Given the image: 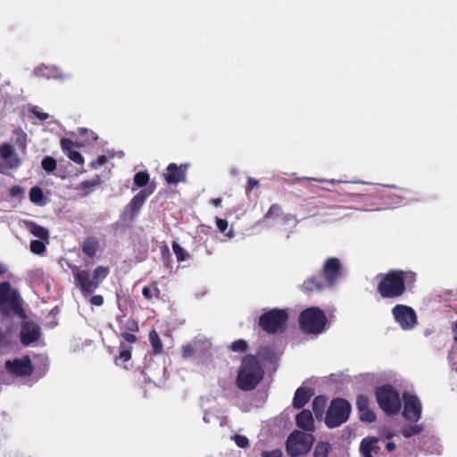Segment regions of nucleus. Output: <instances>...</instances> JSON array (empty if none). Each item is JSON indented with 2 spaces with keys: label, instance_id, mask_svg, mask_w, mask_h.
Listing matches in <instances>:
<instances>
[{
  "label": "nucleus",
  "instance_id": "bb28decb",
  "mask_svg": "<svg viewBox=\"0 0 457 457\" xmlns=\"http://www.w3.org/2000/svg\"><path fill=\"white\" fill-rule=\"evenodd\" d=\"M149 340L152 347L156 353H160L162 350V344L161 338L155 330H152L149 333Z\"/></svg>",
  "mask_w": 457,
  "mask_h": 457
},
{
  "label": "nucleus",
  "instance_id": "e2e57ef3",
  "mask_svg": "<svg viewBox=\"0 0 457 457\" xmlns=\"http://www.w3.org/2000/svg\"><path fill=\"white\" fill-rule=\"evenodd\" d=\"M453 333L455 335H457V322L454 324L453 328Z\"/></svg>",
  "mask_w": 457,
  "mask_h": 457
},
{
  "label": "nucleus",
  "instance_id": "20e7f679",
  "mask_svg": "<svg viewBox=\"0 0 457 457\" xmlns=\"http://www.w3.org/2000/svg\"><path fill=\"white\" fill-rule=\"evenodd\" d=\"M403 272L394 270L383 276L378 290L384 297H395L404 291Z\"/></svg>",
  "mask_w": 457,
  "mask_h": 457
},
{
  "label": "nucleus",
  "instance_id": "79ce46f5",
  "mask_svg": "<svg viewBox=\"0 0 457 457\" xmlns=\"http://www.w3.org/2000/svg\"><path fill=\"white\" fill-rule=\"evenodd\" d=\"M356 404H357L358 411L370 408L369 407V399L365 395H359L357 397Z\"/></svg>",
  "mask_w": 457,
  "mask_h": 457
},
{
  "label": "nucleus",
  "instance_id": "e433bc0d",
  "mask_svg": "<svg viewBox=\"0 0 457 457\" xmlns=\"http://www.w3.org/2000/svg\"><path fill=\"white\" fill-rule=\"evenodd\" d=\"M360 419L363 421L373 422L376 420L375 413L370 408L359 411Z\"/></svg>",
  "mask_w": 457,
  "mask_h": 457
},
{
  "label": "nucleus",
  "instance_id": "c03bdc74",
  "mask_svg": "<svg viewBox=\"0 0 457 457\" xmlns=\"http://www.w3.org/2000/svg\"><path fill=\"white\" fill-rule=\"evenodd\" d=\"M125 328L129 330V331H137L138 330V324L137 322L133 320V319H129L125 325H124Z\"/></svg>",
  "mask_w": 457,
  "mask_h": 457
},
{
  "label": "nucleus",
  "instance_id": "cd10ccee",
  "mask_svg": "<svg viewBox=\"0 0 457 457\" xmlns=\"http://www.w3.org/2000/svg\"><path fill=\"white\" fill-rule=\"evenodd\" d=\"M329 451V444L325 442H320L315 446L313 457H328Z\"/></svg>",
  "mask_w": 457,
  "mask_h": 457
},
{
  "label": "nucleus",
  "instance_id": "f704fd0d",
  "mask_svg": "<svg viewBox=\"0 0 457 457\" xmlns=\"http://www.w3.org/2000/svg\"><path fill=\"white\" fill-rule=\"evenodd\" d=\"M303 288L307 292L320 291L321 286L320 283L316 282L314 278H309L303 284Z\"/></svg>",
  "mask_w": 457,
  "mask_h": 457
},
{
  "label": "nucleus",
  "instance_id": "13d9d810",
  "mask_svg": "<svg viewBox=\"0 0 457 457\" xmlns=\"http://www.w3.org/2000/svg\"><path fill=\"white\" fill-rule=\"evenodd\" d=\"M225 235L228 238H232L234 237V230H233V228L228 229V231Z\"/></svg>",
  "mask_w": 457,
  "mask_h": 457
},
{
  "label": "nucleus",
  "instance_id": "bf43d9fd",
  "mask_svg": "<svg viewBox=\"0 0 457 457\" xmlns=\"http://www.w3.org/2000/svg\"><path fill=\"white\" fill-rule=\"evenodd\" d=\"M382 436H385L386 438H390L393 434L391 432H386V431H383L382 434H381Z\"/></svg>",
  "mask_w": 457,
  "mask_h": 457
},
{
  "label": "nucleus",
  "instance_id": "2eb2a0df",
  "mask_svg": "<svg viewBox=\"0 0 457 457\" xmlns=\"http://www.w3.org/2000/svg\"><path fill=\"white\" fill-rule=\"evenodd\" d=\"M187 165L177 166L174 163L170 164L167 167L166 172L164 173V177L166 181L169 184H178L182 182L186 179V170Z\"/></svg>",
  "mask_w": 457,
  "mask_h": 457
},
{
  "label": "nucleus",
  "instance_id": "a18cd8bd",
  "mask_svg": "<svg viewBox=\"0 0 457 457\" xmlns=\"http://www.w3.org/2000/svg\"><path fill=\"white\" fill-rule=\"evenodd\" d=\"M31 112L41 120H45L49 117V115L46 112L39 111L37 107H33L31 109Z\"/></svg>",
  "mask_w": 457,
  "mask_h": 457
},
{
  "label": "nucleus",
  "instance_id": "864d4df0",
  "mask_svg": "<svg viewBox=\"0 0 457 457\" xmlns=\"http://www.w3.org/2000/svg\"><path fill=\"white\" fill-rule=\"evenodd\" d=\"M107 159L105 156H100L96 161L91 163L92 167L96 168L101 166L106 162Z\"/></svg>",
  "mask_w": 457,
  "mask_h": 457
},
{
  "label": "nucleus",
  "instance_id": "39448f33",
  "mask_svg": "<svg viewBox=\"0 0 457 457\" xmlns=\"http://www.w3.org/2000/svg\"><path fill=\"white\" fill-rule=\"evenodd\" d=\"M351 406L344 399H335L328 410L325 423L329 428H336L345 422L349 417Z\"/></svg>",
  "mask_w": 457,
  "mask_h": 457
},
{
  "label": "nucleus",
  "instance_id": "5701e85b",
  "mask_svg": "<svg viewBox=\"0 0 457 457\" xmlns=\"http://www.w3.org/2000/svg\"><path fill=\"white\" fill-rule=\"evenodd\" d=\"M29 200L36 205L44 206L46 204V197L42 189L38 187H33L29 190Z\"/></svg>",
  "mask_w": 457,
  "mask_h": 457
},
{
  "label": "nucleus",
  "instance_id": "4c0bfd02",
  "mask_svg": "<svg viewBox=\"0 0 457 457\" xmlns=\"http://www.w3.org/2000/svg\"><path fill=\"white\" fill-rule=\"evenodd\" d=\"M172 249L179 262L187 260V253L179 244L173 243Z\"/></svg>",
  "mask_w": 457,
  "mask_h": 457
},
{
  "label": "nucleus",
  "instance_id": "4d7b16f0",
  "mask_svg": "<svg viewBox=\"0 0 457 457\" xmlns=\"http://www.w3.org/2000/svg\"><path fill=\"white\" fill-rule=\"evenodd\" d=\"M212 204L214 206L218 207V206H220V205L221 204V199H220V198H215V199H212Z\"/></svg>",
  "mask_w": 457,
  "mask_h": 457
},
{
  "label": "nucleus",
  "instance_id": "a19ab883",
  "mask_svg": "<svg viewBox=\"0 0 457 457\" xmlns=\"http://www.w3.org/2000/svg\"><path fill=\"white\" fill-rule=\"evenodd\" d=\"M233 440L241 448H245L249 445L248 439L245 436L236 435L233 437Z\"/></svg>",
  "mask_w": 457,
  "mask_h": 457
},
{
  "label": "nucleus",
  "instance_id": "ddd939ff",
  "mask_svg": "<svg viewBox=\"0 0 457 457\" xmlns=\"http://www.w3.org/2000/svg\"><path fill=\"white\" fill-rule=\"evenodd\" d=\"M5 368L10 373L19 376L29 375L32 371L30 361L27 356L13 361H7Z\"/></svg>",
  "mask_w": 457,
  "mask_h": 457
},
{
  "label": "nucleus",
  "instance_id": "72a5a7b5",
  "mask_svg": "<svg viewBox=\"0 0 457 457\" xmlns=\"http://www.w3.org/2000/svg\"><path fill=\"white\" fill-rule=\"evenodd\" d=\"M16 143L21 149H26L27 146V135L21 129H15Z\"/></svg>",
  "mask_w": 457,
  "mask_h": 457
},
{
  "label": "nucleus",
  "instance_id": "7ed1b4c3",
  "mask_svg": "<svg viewBox=\"0 0 457 457\" xmlns=\"http://www.w3.org/2000/svg\"><path fill=\"white\" fill-rule=\"evenodd\" d=\"M299 322L303 331L318 335L324 330L327 318L320 308L311 307L301 313Z\"/></svg>",
  "mask_w": 457,
  "mask_h": 457
},
{
  "label": "nucleus",
  "instance_id": "423d86ee",
  "mask_svg": "<svg viewBox=\"0 0 457 457\" xmlns=\"http://www.w3.org/2000/svg\"><path fill=\"white\" fill-rule=\"evenodd\" d=\"M377 401L380 408L388 414L399 411L401 400L398 393L391 386H382L377 391Z\"/></svg>",
  "mask_w": 457,
  "mask_h": 457
},
{
  "label": "nucleus",
  "instance_id": "a211bd4d",
  "mask_svg": "<svg viewBox=\"0 0 457 457\" xmlns=\"http://www.w3.org/2000/svg\"><path fill=\"white\" fill-rule=\"evenodd\" d=\"M61 145L62 150L67 154L68 157L78 164L84 163V158L76 151L74 143L70 139H62Z\"/></svg>",
  "mask_w": 457,
  "mask_h": 457
},
{
  "label": "nucleus",
  "instance_id": "aec40b11",
  "mask_svg": "<svg viewBox=\"0 0 457 457\" xmlns=\"http://www.w3.org/2000/svg\"><path fill=\"white\" fill-rule=\"evenodd\" d=\"M39 336L38 328L32 324H26L21 330V342L29 345L36 341Z\"/></svg>",
  "mask_w": 457,
  "mask_h": 457
},
{
  "label": "nucleus",
  "instance_id": "4be33fe9",
  "mask_svg": "<svg viewBox=\"0 0 457 457\" xmlns=\"http://www.w3.org/2000/svg\"><path fill=\"white\" fill-rule=\"evenodd\" d=\"M35 73L39 77H45L46 79L62 78V76L60 75L58 69L54 66L40 65L35 70Z\"/></svg>",
  "mask_w": 457,
  "mask_h": 457
},
{
  "label": "nucleus",
  "instance_id": "ea45409f",
  "mask_svg": "<svg viewBox=\"0 0 457 457\" xmlns=\"http://www.w3.org/2000/svg\"><path fill=\"white\" fill-rule=\"evenodd\" d=\"M246 342L244 340H237L231 345V350L237 353H243L246 350Z\"/></svg>",
  "mask_w": 457,
  "mask_h": 457
},
{
  "label": "nucleus",
  "instance_id": "412c9836",
  "mask_svg": "<svg viewBox=\"0 0 457 457\" xmlns=\"http://www.w3.org/2000/svg\"><path fill=\"white\" fill-rule=\"evenodd\" d=\"M312 393L310 389L298 388L294 397V406L297 408L303 407L311 398Z\"/></svg>",
  "mask_w": 457,
  "mask_h": 457
},
{
  "label": "nucleus",
  "instance_id": "b1692460",
  "mask_svg": "<svg viewBox=\"0 0 457 457\" xmlns=\"http://www.w3.org/2000/svg\"><path fill=\"white\" fill-rule=\"evenodd\" d=\"M327 406V398L324 396H317L312 402V410L316 419L321 420Z\"/></svg>",
  "mask_w": 457,
  "mask_h": 457
},
{
  "label": "nucleus",
  "instance_id": "f03ea898",
  "mask_svg": "<svg viewBox=\"0 0 457 457\" xmlns=\"http://www.w3.org/2000/svg\"><path fill=\"white\" fill-rule=\"evenodd\" d=\"M313 443L314 436L312 434L295 430L287 439L286 450L288 455L298 457L309 453Z\"/></svg>",
  "mask_w": 457,
  "mask_h": 457
},
{
  "label": "nucleus",
  "instance_id": "f3484780",
  "mask_svg": "<svg viewBox=\"0 0 457 457\" xmlns=\"http://www.w3.org/2000/svg\"><path fill=\"white\" fill-rule=\"evenodd\" d=\"M296 425L300 428L312 432L314 429V420L310 411L303 410L295 418Z\"/></svg>",
  "mask_w": 457,
  "mask_h": 457
},
{
  "label": "nucleus",
  "instance_id": "c756f323",
  "mask_svg": "<svg viewBox=\"0 0 457 457\" xmlns=\"http://www.w3.org/2000/svg\"><path fill=\"white\" fill-rule=\"evenodd\" d=\"M423 430L422 427L420 425H410L406 426L403 431L402 434L404 437H411L416 435H419Z\"/></svg>",
  "mask_w": 457,
  "mask_h": 457
},
{
  "label": "nucleus",
  "instance_id": "393cba45",
  "mask_svg": "<svg viewBox=\"0 0 457 457\" xmlns=\"http://www.w3.org/2000/svg\"><path fill=\"white\" fill-rule=\"evenodd\" d=\"M99 247V243L95 238H87L84 241L82 250L89 257L96 255Z\"/></svg>",
  "mask_w": 457,
  "mask_h": 457
},
{
  "label": "nucleus",
  "instance_id": "37998d69",
  "mask_svg": "<svg viewBox=\"0 0 457 457\" xmlns=\"http://www.w3.org/2000/svg\"><path fill=\"white\" fill-rule=\"evenodd\" d=\"M24 194V190L20 186H13L9 190V195L12 197L21 198Z\"/></svg>",
  "mask_w": 457,
  "mask_h": 457
},
{
  "label": "nucleus",
  "instance_id": "4468645a",
  "mask_svg": "<svg viewBox=\"0 0 457 457\" xmlns=\"http://www.w3.org/2000/svg\"><path fill=\"white\" fill-rule=\"evenodd\" d=\"M148 195L149 193H146L145 190L137 194L127 205L123 213L124 219L129 220H134Z\"/></svg>",
  "mask_w": 457,
  "mask_h": 457
},
{
  "label": "nucleus",
  "instance_id": "f257e3e1",
  "mask_svg": "<svg viewBox=\"0 0 457 457\" xmlns=\"http://www.w3.org/2000/svg\"><path fill=\"white\" fill-rule=\"evenodd\" d=\"M264 371L253 355L245 356L238 370L237 383L242 390L253 389L263 377Z\"/></svg>",
  "mask_w": 457,
  "mask_h": 457
},
{
  "label": "nucleus",
  "instance_id": "a878e982",
  "mask_svg": "<svg viewBox=\"0 0 457 457\" xmlns=\"http://www.w3.org/2000/svg\"><path fill=\"white\" fill-rule=\"evenodd\" d=\"M29 232L40 239H46L48 237V231L42 226L37 225L33 222L29 224Z\"/></svg>",
  "mask_w": 457,
  "mask_h": 457
},
{
  "label": "nucleus",
  "instance_id": "5fc2aeb1",
  "mask_svg": "<svg viewBox=\"0 0 457 457\" xmlns=\"http://www.w3.org/2000/svg\"><path fill=\"white\" fill-rule=\"evenodd\" d=\"M258 186H259V182L256 179H252V178L248 179V187L250 189H253L254 187H258Z\"/></svg>",
  "mask_w": 457,
  "mask_h": 457
},
{
  "label": "nucleus",
  "instance_id": "0e129e2a",
  "mask_svg": "<svg viewBox=\"0 0 457 457\" xmlns=\"http://www.w3.org/2000/svg\"><path fill=\"white\" fill-rule=\"evenodd\" d=\"M79 131H80L81 134L88 133V130L87 129H81Z\"/></svg>",
  "mask_w": 457,
  "mask_h": 457
},
{
  "label": "nucleus",
  "instance_id": "09e8293b",
  "mask_svg": "<svg viewBox=\"0 0 457 457\" xmlns=\"http://www.w3.org/2000/svg\"><path fill=\"white\" fill-rule=\"evenodd\" d=\"M216 225L220 232H224L228 228V221L223 219L216 218Z\"/></svg>",
  "mask_w": 457,
  "mask_h": 457
},
{
  "label": "nucleus",
  "instance_id": "9d476101",
  "mask_svg": "<svg viewBox=\"0 0 457 457\" xmlns=\"http://www.w3.org/2000/svg\"><path fill=\"white\" fill-rule=\"evenodd\" d=\"M20 303V298L15 290H13L9 283L4 282L0 284V309L7 312L11 309L15 310Z\"/></svg>",
  "mask_w": 457,
  "mask_h": 457
},
{
  "label": "nucleus",
  "instance_id": "680f3d73",
  "mask_svg": "<svg viewBox=\"0 0 457 457\" xmlns=\"http://www.w3.org/2000/svg\"><path fill=\"white\" fill-rule=\"evenodd\" d=\"M89 134L92 140L97 139V136L93 131H90Z\"/></svg>",
  "mask_w": 457,
  "mask_h": 457
},
{
  "label": "nucleus",
  "instance_id": "6e6552de",
  "mask_svg": "<svg viewBox=\"0 0 457 457\" xmlns=\"http://www.w3.org/2000/svg\"><path fill=\"white\" fill-rule=\"evenodd\" d=\"M287 316V313L282 310H273L260 318V326L269 333H275L280 329Z\"/></svg>",
  "mask_w": 457,
  "mask_h": 457
},
{
  "label": "nucleus",
  "instance_id": "8fccbe9b",
  "mask_svg": "<svg viewBox=\"0 0 457 457\" xmlns=\"http://www.w3.org/2000/svg\"><path fill=\"white\" fill-rule=\"evenodd\" d=\"M90 303L96 306H101L104 303V298L100 295H94L90 298Z\"/></svg>",
  "mask_w": 457,
  "mask_h": 457
},
{
  "label": "nucleus",
  "instance_id": "052dcab7",
  "mask_svg": "<svg viewBox=\"0 0 457 457\" xmlns=\"http://www.w3.org/2000/svg\"><path fill=\"white\" fill-rule=\"evenodd\" d=\"M5 271H6V267L4 264L0 263V275L4 274Z\"/></svg>",
  "mask_w": 457,
  "mask_h": 457
},
{
  "label": "nucleus",
  "instance_id": "c9c22d12",
  "mask_svg": "<svg viewBox=\"0 0 457 457\" xmlns=\"http://www.w3.org/2000/svg\"><path fill=\"white\" fill-rule=\"evenodd\" d=\"M131 358V347L127 346L123 344L120 345V353L119 358L116 359V361H128Z\"/></svg>",
  "mask_w": 457,
  "mask_h": 457
},
{
  "label": "nucleus",
  "instance_id": "58836bf2",
  "mask_svg": "<svg viewBox=\"0 0 457 457\" xmlns=\"http://www.w3.org/2000/svg\"><path fill=\"white\" fill-rule=\"evenodd\" d=\"M30 250L34 253L40 254L46 250V245L40 240H33L30 243Z\"/></svg>",
  "mask_w": 457,
  "mask_h": 457
},
{
  "label": "nucleus",
  "instance_id": "0eeeda50",
  "mask_svg": "<svg viewBox=\"0 0 457 457\" xmlns=\"http://www.w3.org/2000/svg\"><path fill=\"white\" fill-rule=\"evenodd\" d=\"M21 163V159L15 151L14 145L11 143L0 145V172L8 173L17 169Z\"/></svg>",
  "mask_w": 457,
  "mask_h": 457
},
{
  "label": "nucleus",
  "instance_id": "c85d7f7f",
  "mask_svg": "<svg viewBox=\"0 0 457 457\" xmlns=\"http://www.w3.org/2000/svg\"><path fill=\"white\" fill-rule=\"evenodd\" d=\"M142 294L145 299L150 300L154 296L158 297L160 295V290L156 284H153L151 287H145L142 290Z\"/></svg>",
  "mask_w": 457,
  "mask_h": 457
},
{
  "label": "nucleus",
  "instance_id": "dca6fc26",
  "mask_svg": "<svg viewBox=\"0 0 457 457\" xmlns=\"http://www.w3.org/2000/svg\"><path fill=\"white\" fill-rule=\"evenodd\" d=\"M339 268L340 262L339 260L337 258H330L327 260V262H325L323 270L326 279L328 280L329 285H332L334 280L338 276Z\"/></svg>",
  "mask_w": 457,
  "mask_h": 457
},
{
  "label": "nucleus",
  "instance_id": "6e6d98bb",
  "mask_svg": "<svg viewBox=\"0 0 457 457\" xmlns=\"http://www.w3.org/2000/svg\"><path fill=\"white\" fill-rule=\"evenodd\" d=\"M386 448L388 452H391L395 448V445L392 442H389L386 445Z\"/></svg>",
  "mask_w": 457,
  "mask_h": 457
},
{
  "label": "nucleus",
  "instance_id": "2f4dec72",
  "mask_svg": "<svg viewBox=\"0 0 457 457\" xmlns=\"http://www.w3.org/2000/svg\"><path fill=\"white\" fill-rule=\"evenodd\" d=\"M41 165L46 171L52 172L56 169V161L50 156H46L43 159Z\"/></svg>",
  "mask_w": 457,
  "mask_h": 457
},
{
  "label": "nucleus",
  "instance_id": "6ab92c4d",
  "mask_svg": "<svg viewBox=\"0 0 457 457\" xmlns=\"http://www.w3.org/2000/svg\"><path fill=\"white\" fill-rule=\"evenodd\" d=\"M378 441L376 437H367L361 441L360 450L363 457H374L378 453Z\"/></svg>",
  "mask_w": 457,
  "mask_h": 457
},
{
  "label": "nucleus",
  "instance_id": "49530a36",
  "mask_svg": "<svg viewBox=\"0 0 457 457\" xmlns=\"http://www.w3.org/2000/svg\"><path fill=\"white\" fill-rule=\"evenodd\" d=\"M281 212V209L278 205L277 204H273L271 205V207L270 208V210L268 211V212L266 213L265 215V219L272 216V215H278Z\"/></svg>",
  "mask_w": 457,
  "mask_h": 457
},
{
  "label": "nucleus",
  "instance_id": "473e14b6",
  "mask_svg": "<svg viewBox=\"0 0 457 457\" xmlns=\"http://www.w3.org/2000/svg\"><path fill=\"white\" fill-rule=\"evenodd\" d=\"M149 182V175L146 172H137L134 177V183L137 187H144Z\"/></svg>",
  "mask_w": 457,
  "mask_h": 457
},
{
  "label": "nucleus",
  "instance_id": "603ef678",
  "mask_svg": "<svg viewBox=\"0 0 457 457\" xmlns=\"http://www.w3.org/2000/svg\"><path fill=\"white\" fill-rule=\"evenodd\" d=\"M121 337H123L127 342H129V343H130V344H131V343L136 342V340H137V337H136V336H135V335H133V334H129V333H126V332H125V333H122V334H121Z\"/></svg>",
  "mask_w": 457,
  "mask_h": 457
},
{
  "label": "nucleus",
  "instance_id": "7c9ffc66",
  "mask_svg": "<svg viewBox=\"0 0 457 457\" xmlns=\"http://www.w3.org/2000/svg\"><path fill=\"white\" fill-rule=\"evenodd\" d=\"M109 268L104 266H98L93 272V280H98L99 282L105 278L109 274Z\"/></svg>",
  "mask_w": 457,
  "mask_h": 457
},
{
  "label": "nucleus",
  "instance_id": "de8ad7c7",
  "mask_svg": "<svg viewBox=\"0 0 457 457\" xmlns=\"http://www.w3.org/2000/svg\"><path fill=\"white\" fill-rule=\"evenodd\" d=\"M182 353L184 358H189L193 355L194 348L191 345H186L182 347Z\"/></svg>",
  "mask_w": 457,
  "mask_h": 457
},
{
  "label": "nucleus",
  "instance_id": "3c124183",
  "mask_svg": "<svg viewBox=\"0 0 457 457\" xmlns=\"http://www.w3.org/2000/svg\"><path fill=\"white\" fill-rule=\"evenodd\" d=\"M262 457H282V453L280 450H273L270 452L263 453Z\"/></svg>",
  "mask_w": 457,
  "mask_h": 457
},
{
  "label": "nucleus",
  "instance_id": "f8f14e48",
  "mask_svg": "<svg viewBox=\"0 0 457 457\" xmlns=\"http://www.w3.org/2000/svg\"><path fill=\"white\" fill-rule=\"evenodd\" d=\"M73 275L81 292L86 295L93 293L99 286V281L93 280L87 270H73Z\"/></svg>",
  "mask_w": 457,
  "mask_h": 457
},
{
  "label": "nucleus",
  "instance_id": "1a4fd4ad",
  "mask_svg": "<svg viewBox=\"0 0 457 457\" xmlns=\"http://www.w3.org/2000/svg\"><path fill=\"white\" fill-rule=\"evenodd\" d=\"M395 321L404 329H411L417 323V315L414 310L409 306L398 304L392 310Z\"/></svg>",
  "mask_w": 457,
  "mask_h": 457
},
{
  "label": "nucleus",
  "instance_id": "9b49d317",
  "mask_svg": "<svg viewBox=\"0 0 457 457\" xmlns=\"http://www.w3.org/2000/svg\"><path fill=\"white\" fill-rule=\"evenodd\" d=\"M404 409L403 417L410 421H418L421 416V403L419 398L411 394L403 395Z\"/></svg>",
  "mask_w": 457,
  "mask_h": 457
}]
</instances>
